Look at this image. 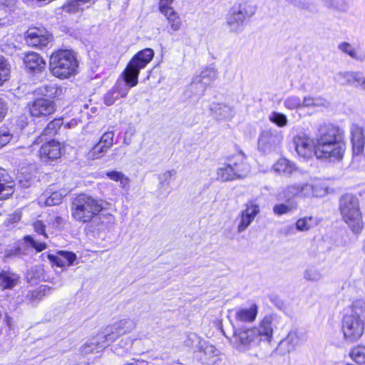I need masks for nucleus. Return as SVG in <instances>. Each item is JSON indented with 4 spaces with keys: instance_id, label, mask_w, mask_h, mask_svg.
<instances>
[{
    "instance_id": "412c9836",
    "label": "nucleus",
    "mask_w": 365,
    "mask_h": 365,
    "mask_svg": "<svg viewBox=\"0 0 365 365\" xmlns=\"http://www.w3.org/2000/svg\"><path fill=\"white\" fill-rule=\"evenodd\" d=\"M258 310V305L255 303H252L250 307L237 309L235 313V318L237 321L241 322L252 323L257 319Z\"/></svg>"
},
{
    "instance_id": "393cba45",
    "label": "nucleus",
    "mask_w": 365,
    "mask_h": 365,
    "mask_svg": "<svg viewBox=\"0 0 365 365\" xmlns=\"http://www.w3.org/2000/svg\"><path fill=\"white\" fill-rule=\"evenodd\" d=\"M217 70L215 67H206L201 71L200 76L193 81L192 86L197 83H201L205 86H209L217 79Z\"/></svg>"
},
{
    "instance_id": "6e6d98bb",
    "label": "nucleus",
    "mask_w": 365,
    "mask_h": 365,
    "mask_svg": "<svg viewBox=\"0 0 365 365\" xmlns=\"http://www.w3.org/2000/svg\"><path fill=\"white\" fill-rule=\"evenodd\" d=\"M13 135L6 128H0V149L7 145L12 138Z\"/></svg>"
},
{
    "instance_id": "ddd939ff",
    "label": "nucleus",
    "mask_w": 365,
    "mask_h": 365,
    "mask_svg": "<svg viewBox=\"0 0 365 365\" xmlns=\"http://www.w3.org/2000/svg\"><path fill=\"white\" fill-rule=\"evenodd\" d=\"M229 166L238 178H242L250 173V165L247 163L246 156L242 152L237 153L227 159Z\"/></svg>"
},
{
    "instance_id": "c756f323",
    "label": "nucleus",
    "mask_w": 365,
    "mask_h": 365,
    "mask_svg": "<svg viewBox=\"0 0 365 365\" xmlns=\"http://www.w3.org/2000/svg\"><path fill=\"white\" fill-rule=\"evenodd\" d=\"M113 325L122 337L131 332L135 328L136 323L134 320L126 318L113 323Z\"/></svg>"
},
{
    "instance_id": "69168bd1",
    "label": "nucleus",
    "mask_w": 365,
    "mask_h": 365,
    "mask_svg": "<svg viewBox=\"0 0 365 365\" xmlns=\"http://www.w3.org/2000/svg\"><path fill=\"white\" fill-rule=\"evenodd\" d=\"M133 341V339H131L130 336H122L120 340L117 344V346H119L120 348L127 349L132 346Z\"/></svg>"
},
{
    "instance_id": "f03ea898",
    "label": "nucleus",
    "mask_w": 365,
    "mask_h": 365,
    "mask_svg": "<svg viewBox=\"0 0 365 365\" xmlns=\"http://www.w3.org/2000/svg\"><path fill=\"white\" fill-rule=\"evenodd\" d=\"M346 149L344 131L334 125L321 128L316 137L314 154L317 158L340 161Z\"/></svg>"
},
{
    "instance_id": "dca6fc26",
    "label": "nucleus",
    "mask_w": 365,
    "mask_h": 365,
    "mask_svg": "<svg viewBox=\"0 0 365 365\" xmlns=\"http://www.w3.org/2000/svg\"><path fill=\"white\" fill-rule=\"evenodd\" d=\"M70 190L67 188L54 190L53 187H49L38 198V202L45 206H53L61 202L62 199L66 197Z\"/></svg>"
},
{
    "instance_id": "c9c22d12",
    "label": "nucleus",
    "mask_w": 365,
    "mask_h": 365,
    "mask_svg": "<svg viewBox=\"0 0 365 365\" xmlns=\"http://www.w3.org/2000/svg\"><path fill=\"white\" fill-rule=\"evenodd\" d=\"M217 179L222 182L232 181L237 179L232 168L226 161L222 166L217 169Z\"/></svg>"
},
{
    "instance_id": "4d7b16f0",
    "label": "nucleus",
    "mask_w": 365,
    "mask_h": 365,
    "mask_svg": "<svg viewBox=\"0 0 365 365\" xmlns=\"http://www.w3.org/2000/svg\"><path fill=\"white\" fill-rule=\"evenodd\" d=\"M114 135L115 134L113 131L106 132L102 135L98 143L102 145H105L107 148H110L113 145Z\"/></svg>"
},
{
    "instance_id": "9d476101",
    "label": "nucleus",
    "mask_w": 365,
    "mask_h": 365,
    "mask_svg": "<svg viewBox=\"0 0 365 365\" xmlns=\"http://www.w3.org/2000/svg\"><path fill=\"white\" fill-rule=\"evenodd\" d=\"M259 212V206L255 201L251 200L246 203L245 209L242 210L239 215L240 222L237 227V232L242 233L246 230Z\"/></svg>"
},
{
    "instance_id": "052dcab7",
    "label": "nucleus",
    "mask_w": 365,
    "mask_h": 365,
    "mask_svg": "<svg viewBox=\"0 0 365 365\" xmlns=\"http://www.w3.org/2000/svg\"><path fill=\"white\" fill-rule=\"evenodd\" d=\"M118 94L115 92V90L112 88L104 96V103L107 106H111L115 102L117 99H118Z\"/></svg>"
},
{
    "instance_id": "49530a36",
    "label": "nucleus",
    "mask_w": 365,
    "mask_h": 365,
    "mask_svg": "<svg viewBox=\"0 0 365 365\" xmlns=\"http://www.w3.org/2000/svg\"><path fill=\"white\" fill-rule=\"evenodd\" d=\"M10 75V66L7 60L0 56V86L9 79Z\"/></svg>"
},
{
    "instance_id": "7c9ffc66",
    "label": "nucleus",
    "mask_w": 365,
    "mask_h": 365,
    "mask_svg": "<svg viewBox=\"0 0 365 365\" xmlns=\"http://www.w3.org/2000/svg\"><path fill=\"white\" fill-rule=\"evenodd\" d=\"M38 93L43 96L53 98L62 95L63 88L57 86L55 83H48L41 86L38 88Z\"/></svg>"
},
{
    "instance_id": "e2e57ef3",
    "label": "nucleus",
    "mask_w": 365,
    "mask_h": 365,
    "mask_svg": "<svg viewBox=\"0 0 365 365\" xmlns=\"http://www.w3.org/2000/svg\"><path fill=\"white\" fill-rule=\"evenodd\" d=\"M22 255H24V252L21 247L7 250L5 252L4 260H7L14 257H21Z\"/></svg>"
},
{
    "instance_id": "2f4dec72",
    "label": "nucleus",
    "mask_w": 365,
    "mask_h": 365,
    "mask_svg": "<svg viewBox=\"0 0 365 365\" xmlns=\"http://www.w3.org/2000/svg\"><path fill=\"white\" fill-rule=\"evenodd\" d=\"M63 125V120L61 118L55 119L51 121L44 129L42 135L34 141V143H39V141L42 142L44 140L45 136L52 137L56 135ZM45 140H46L45 138Z\"/></svg>"
},
{
    "instance_id": "7ed1b4c3",
    "label": "nucleus",
    "mask_w": 365,
    "mask_h": 365,
    "mask_svg": "<svg viewBox=\"0 0 365 365\" xmlns=\"http://www.w3.org/2000/svg\"><path fill=\"white\" fill-rule=\"evenodd\" d=\"M153 56V50L147 48L138 51L132 58L121 74L123 80H118L113 87L119 96L125 97L129 88L138 84L140 70L144 68L151 61Z\"/></svg>"
},
{
    "instance_id": "a19ab883",
    "label": "nucleus",
    "mask_w": 365,
    "mask_h": 365,
    "mask_svg": "<svg viewBox=\"0 0 365 365\" xmlns=\"http://www.w3.org/2000/svg\"><path fill=\"white\" fill-rule=\"evenodd\" d=\"M200 336L195 333H189L185 339L184 340V344L188 348L195 351H197L200 346L201 344L204 341Z\"/></svg>"
},
{
    "instance_id": "aec40b11",
    "label": "nucleus",
    "mask_w": 365,
    "mask_h": 365,
    "mask_svg": "<svg viewBox=\"0 0 365 365\" xmlns=\"http://www.w3.org/2000/svg\"><path fill=\"white\" fill-rule=\"evenodd\" d=\"M121 336L113 324L106 327L103 331L97 334L96 341L100 348H106L110 344L115 342Z\"/></svg>"
},
{
    "instance_id": "bb28decb",
    "label": "nucleus",
    "mask_w": 365,
    "mask_h": 365,
    "mask_svg": "<svg viewBox=\"0 0 365 365\" xmlns=\"http://www.w3.org/2000/svg\"><path fill=\"white\" fill-rule=\"evenodd\" d=\"M210 110L219 119L232 118L234 116L233 109L223 103H212Z\"/></svg>"
},
{
    "instance_id": "6ab92c4d",
    "label": "nucleus",
    "mask_w": 365,
    "mask_h": 365,
    "mask_svg": "<svg viewBox=\"0 0 365 365\" xmlns=\"http://www.w3.org/2000/svg\"><path fill=\"white\" fill-rule=\"evenodd\" d=\"M310 190L309 183H294L286 186L282 192L283 197L291 200L295 197H307Z\"/></svg>"
},
{
    "instance_id": "09e8293b",
    "label": "nucleus",
    "mask_w": 365,
    "mask_h": 365,
    "mask_svg": "<svg viewBox=\"0 0 365 365\" xmlns=\"http://www.w3.org/2000/svg\"><path fill=\"white\" fill-rule=\"evenodd\" d=\"M304 277L308 281L318 282L322 279V274L319 269L311 267L305 270Z\"/></svg>"
},
{
    "instance_id": "6e6552de",
    "label": "nucleus",
    "mask_w": 365,
    "mask_h": 365,
    "mask_svg": "<svg viewBox=\"0 0 365 365\" xmlns=\"http://www.w3.org/2000/svg\"><path fill=\"white\" fill-rule=\"evenodd\" d=\"M257 11V6L248 2L233 5L225 15V25L231 33H241L245 21L251 19Z\"/></svg>"
},
{
    "instance_id": "603ef678",
    "label": "nucleus",
    "mask_w": 365,
    "mask_h": 365,
    "mask_svg": "<svg viewBox=\"0 0 365 365\" xmlns=\"http://www.w3.org/2000/svg\"><path fill=\"white\" fill-rule=\"evenodd\" d=\"M287 2L292 4L294 6L302 9L312 11L314 9V4L309 0H285Z\"/></svg>"
},
{
    "instance_id": "79ce46f5",
    "label": "nucleus",
    "mask_w": 365,
    "mask_h": 365,
    "mask_svg": "<svg viewBox=\"0 0 365 365\" xmlns=\"http://www.w3.org/2000/svg\"><path fill=\"white\" fill-rule=\"evenodd\" d=\"M97 335L90 339L81 346V352L83 354H88L91 353H98L103 350L105 348H100V344H97L96 341Z\"/></svg>"
},
{
    "instance_id": "c03bdc74",
    "label": "nucleus",
    "mask_w": 365,
    "mask_h": 365,
    "mask_svg": "<svg viewBox=\"0 0 365 365\" xmlns=\"http://www.w3.org/2000/svg\"><path fill=\"white\" fill-rule=\"evenodd\" d=\"M349 356L357 364H365V346H356L352 348Z\"/></svg>"
},
{
    "instance_id": "f3484780",
    "label": "nucleus",
    "mask_w": 365,
    "mask_h": 365,
    "mask_svg": "<svg viewBox=\"0 0 365 365\" xmlns=\"http://www.w3.org/2000/svg\"><path fill=\"white\" fill-rule=\"evenodd\" d=\"M353 154L359 155L364 152L365 145V130L358 124H352L350 128Z\"/></svg>"
},
{
    "instance_id": "f8f14e48",
    "label": "nucleus",
    "mask_w": 365,
    "mask_h": 365,
    "mask_svg": "<svg viewBox=\"0 0 365 365\" xmlns=\"http://www.w3.org/2000/svg\"><path fill=\"white\" fill-rule=\"evenodd\" d=\"M293 140L295 150L299 155L304 158L312 157L313 153H314L315 141L304 133L297 134L294 137Z\"/></svg>"
},
{
    "instance_id": "58836bf2",
    "label": "nucleus",
    "mask_w": 365,
    "mask_h": 365,
    "mask_svg": "<svg viewBox=\"0 0 365 365\" xmlns=\"http://www.w3.org/2000/svg\"><path fill=\"white\" fill-rule=\"evenodd\" d=\"M164 16L166 17L170 29L173 31L175 32L181 29L182 25V21L179 14L175 10Z\"/></svg>"
},
{
    "instance_id": "f704fd0d",
    "label": "nucleus",
    "mask_w": 365,
    "mask_h": 365,
    "mask_svg": "<svg viewBox=\"0 0 365 365\" xmlns=\"http://www.w3.org/2000/svg\"><path fill=\"white\" fill-rule=\"evenodd\" d=\"M19 276L13 272L3 271L0 272V287L3 289L13 288L19 281Z\"/></svg>"
},
{
    "instance_id": "3c124183",
    "label": "nucleus",
    "mask_w": 365,
    "mask_h": 365,
    "mask_svg": "<svg viewBox=\"0 0 365 365\" xmlns=\"http://www.w3.org/2000/svg\"><path fill=\"white\" fill-rule=\"evenodd\" d=\"M324 4L329 8L338 11H346L347 9V4L346 0H322Z\"/></svg>"
},
{
    "instance_id": "8fccbe9b",
    "label": "nucleus",
    "mask_w": 365,
    "mask_h": 365,
    "mask_svg": "<svg viewBox=\"0 0 365 365\" xmlns=\"http://www.w3.org/2000/svg\"><path fill=\"white\" fill-rule=\"evenodd\" d=\"M269 119L271 122L276 124L279 127L286 126L288 121L287 118L284 114L276 111H273L270 114Z\"/></svg>"
},
{
    "instance_id": "cd10ccee",
    "label": "nucleus",
    "mask_w": 365,
    "mask_h": 365,
    "mask_svg": "<svg viewBox=\"0 0 365 365\" xmlns=\"http://www.w3.org/2000/svg\"><path fill=\"white\" fill-rule=\"evenodd\" d=\"M298 208V204L293 200H287L286 202L277 203L272 208L275 215L281 216L294 212Z\"/></svg>"
},
{
    "instance_id": "2eb2a0df",
    "label": "nucleus",
    "mask_w": 365,
    "mask_h": 365,
    "mask_svg": "<svg viewBox=\"0 0 365 365\" xmlns=\"http://www.w3.org/2000/svg\"><path fill=\"white\" fill-rule=\"evenodd\" d=\"M51 35L42 30L35 28L29 29L27 31L26 41L29 46L42 49L51 42Z\"/></svg>"
},
{
    "instance_id": "4be33fe9",
    "label": "nucleus",
    "mask_w": 365,
    "mask_h": 365,
    "mask_svg": "<svg viewBox=\"0 0 365 365\" xmlns=\"http://www.w3.org/2000/svg\"><path fill=\"white\" fill-rule=\"evenodd\" d=\"M25 66L31 72L38 73L46 67V61L38 53L35 52L29 53L24 58Z\"/></svg>"
},
{
    "instance_id": "20e7f679",
    "label": "nucleus",
    "mask_w": 365,
    "mask_h": 365,
    "mask_svg": "<svg viewBox=\"0 0 365 365\" xmlns=\"http://www.w3.org/2000/svg\"><path fill=\"white\" fill-rule=\"evenodd\" d=\"M364 320L365 301L356 300L341 321V331L346 342L352 344L361 339L364 333Z\"/></svg>"
},
{
    "instance_id": "0eeeda50",
    "label": "nucleus",
    "mask_w": 365,
    "mask_h": 365,
    "mask_svg": "<svg viewBox=\"0 0 365 365\" xmlns=\"http://www.w3.org/2000/svg\"><path fill=\"white\" fill-rule=\"evenodd\" d=\"M78 67L76 56L71 50H60L51 56L50 70L58 78H69L76 73Z\"/></svg>"
},
{
    "instance_id": "e433bc0d",
    "label": "nucleus",
    "mask_w": 365,
    "mask_h": 365,
    "mask_svg": "<svg viewBox=\"0 0 365 365\" xmlns=\"http://www.w3.org/2000/svg\"><path fill=\"white\" fill-rule=\"evenodd\" d=\"M318 225V220L312 216L299 218L296 223V229L299 232H307Z\"/></svg>"
},
{
    "instance_id": "774afa93",
    "label": "nucleus",
    "mask_w": 365,
    "mask_h": 365,
    "mask_svg": "<svg viewBox=\"0 0 365 365\" xmlns=\"http://www.w3.org/2000/svg\"><path fill=\"white\" fill-rule=\"evenodd\" d=\"M21 218V213L20 212H14L13 214L10 215L5 223L6 224V225H11V224H14L17 222H19Z\"/></svg>"
},
{
    "instance_id": "72a5a7b5",
    "label": "nucleus",
    "mask_w": 365,
    "mask_h": 365,
    "mask_svg": "<svg viewBox=\"0 0 365 365\" xmlns=\"http://www.w3.org/2000/svg\"><path fill=\"white\" fill-rule=\"evenodd\" d=\"M329 105L328 101L322 97L307 96L302 99V109L306 108H324Z\"/></svg>"
},
{
    "instance_id": "4468645a",
    "label": "nucleus",
    "mask_w": 365,
    "mask_h": 365,
    "mask_svg": "<svg viewBox=\"0 0 365 365\" xmlns=\"http://www.w3.org/2000/svg\"><path fill=\"white\" fill-rule=\"evenodd\" d=\"M218 350L212 344L204 341L199 349L195 351V354L202 363L207 365H214L218 356Z\"/></svg>"
},
{
    "instance_id": "423d86ee",
    "label": "nucleus",
    "mask_w": 365,
    "mask_h": 365,
    "mask_svg": "<svg viewBox=\"0 0 365 365\" xmlns=\"http://www.w3.org/2000/svg\"><path fill=\"white\" fill-rule=\"evenodd\" d=\"M339 210L343 220L351 231L359 234L364 228V223L359 199L351 194L342 195L339 200Z\"/></svg>"
},
{
    "instance_id": "680f3d73",
    "label": "nucleus",
    "mask_w": 365,
    "mask_h": 365,
    "mask_svg": "<svg viewBox=\"0 0 365 365\" xmlns=\"http://www.w3.org/2000/svg\"><path fill=\"white\" fill-rule=\"evenodd\" d=\"M271 303L279 310H284L286 308L285 302L277 294H271L269 297Z\"/></svg>"
},
{
    "instance_id": "5701e85b",
    "label": "nucleus",
    "mask_w": 365,
    "mask_h": 365,
    "mask_svg": "<svg viewBox=\"0 0 365 365\" xmlns=\"http://www.w3.org/2000/svg\"><path fill=\"white\" fill-rule=\"evenodd\" d=\"M47 257L51 262L60 267L72 265L76 259V254L67 251H59L57 255L48 254Z\"/></svg>"
},
{
    "instance_id": "a18cd8bd",
    "label": "nucleus",
    "mask_w": 365,
    "mask_h": 365,
    "mask_svg": "<svg viewBox=\"0 0 365 365\" xmlns=\"http://www.w3.org/2000/svg\"><path fill=\"white\" fill-rule=\"evenodd\" d=\"M310 190L309 191V195H307V197H321L327 195V187L324 186L321 182H315L314 184H309Z\"/></svg>"
},
{
    "instance_id": "c85d7f7f",
    "label": "nucleus",
    "mask_w": 365,
    "mask_h": 365,
    "mask_svg": "<svg viewBox=\"0 0 365 365\" xmlns=\"http://www.w3.org/2000/svg\"><path fill=\"white\" fill-rule=\"evenodd\" d=\"M275 173L289 175L297 169L295 165L286 158H280L272 167Z\"/></svg>"
},
{
    "instance_id": "864d4df0",
    "label": "nucleus",
    "mask_w": 365,
    "mask_h": 365,
    "mask_svg": "<svg viewBox=\"0 0 365 365\" xmlns=\"http://www.w3.org/2000/svg\"><path fill=\"white\" fill-rule=\"evenodd\" d=\"M14 187L11 182L5 184L0 180V200H5L14 192Z\"/></svg>"
},
{
    "instance_id": "bf43d9fd",
    "label": "nucleus",
    "mask_w": 365,
    "mask_h": 365,
    "mask_svg": "<svg viewBox=\"0 0 365 365\" xmlns=\"http://www.w3.org/2000/svg\"><path fill=\"white\" fill-rule=\"evenodd\" d=\"M173 0H160L159 1V11L163 14H167L173 11L174 9L172 7Z\"/></svg>"
},
{
    "instance_id": "39448f33",
    "label": "nucleus",
    "mask_w": 365,
    "mask_h": 365,
    "mask_svg": "<svg viewBox=\"0 0 365 365\" xmlns=\"http://www.w3.org/2000/svg\"><path fill=\"white\" fill-rule=\"evenodd\" d=\"M107 205L108 203L101 199L86 193H81L72 200L71 205V217L78 222H90L101 211L106 209Z\"/></svg>"
},
{
    "instance_id": "1a4fd4ad",
    "label": "nucleus",
    "mask_w": 365,
    "mask_h": 365,
    "mask_svg": "<svg viewBox=\"0 0 365 365\" xmlns=\"http://www.w3.org/2000/svg\"><path fill=\"white\" fill-rule=\"evenodd\" d=\"M283 140V135L275 130H263L258 138V150L264 154L279 151Z\"/></svg>"
},
{
    "instance_id": "b1692460",
    "label": "nucleus",
    "mask_w": 365,
    "mask_h": 365,
    "mask_svg": "<svg viewBox=\"0 0 365 365\" xmlns=\"http://www.w3.org/2000/svg\"><path fill=\"white\" fill-rule=\"evenodd\" d=\"M302 343V339L299 333L295 330L290 331L287 337L281 341L279 346L283 349L284 352L290 353L295 350Z\"/></svg>"
},
{
    "instance_id": "37998d69",
    "label": "nucleus",
    "mask_w": 365,
    "mask_h": 365,
    "mask_svg": "<svg viewBox=\"0 0 365 365\" xmlns=\"http://www.w3.org/2000/svg\"><path fill=\"white\" fill-rule=\"evenodd\" d=\"M284 106L290 110L302 109V99L299 96L292 95L284 98L283 101Z\"/></svg>"
},
{
    "instance_id": "0e129e2a",
    "label": "nucleus",
    "mask_w": 365,
    "mask_h": 365,
    "mask_svg": "<svg viewBox=\"0 0 365 365\" xmlns=\"http://www.w3.org/2000/svg\"><path fill=\"white\" fill-rule=\"evenodd\" d=\"M35 232L39 235H42L45 238H48L47 234L45 232V225L41 220L36 221L33 224Z\"/></svg>"
},
{
    "instance_id": "a878e982",
    "label": "nucleus",
    "mask_w": 365,
    "mask_h": 365,
    "mask_svg": "<svg viewBox=\"0 0 365 365\" xmlns=\"http://www.w3.org/2000/svg\"><path fill=\"white\" fill-rule=\"evenodd\" d=\"M359 71H339L334 76V81L342 86H356Z\"/></svg>"
},
{
    "instance_id": "a211bd4d",
    "label": "nucleus",
    "mask_w": 365,
    "mask_h": 365,
    "mask_svg": "<svg viewBox=\"0 0 365 365\" xmlns=\"http://www.w3.org/2000/svg\"><path fill=\"white\" fill-rule=\"evenodd\" d=\"M39 155L41 159L45 162L58 159L61 155L60 143L54 140H49L41 147Z\"/></svg>"
},
{
    "instance_id": "473e14b6",
    "label": "nucleus",
    "mask_w": 365,
    "mask_h": 365,
    "mask_svg": "<svg viewBox=\"0 0 365 365\" xmlns=\"http://www.w3.org/2000/svg\"><path fill=\"white\" fill-rule=\"evenodd\" d=\"M337 48L341 52L347 54L353 59L361 62L365 61V53H359L356 50V48L349 42H341L339 43Z\"/></svg>"
},
{
    "instance_id": "de8ad7c7",
    "label": "nucleus",
    "mask_w": 365,
    "mask_h": 365,
    "mask_svg": "<svg viewBox=\"0 0 365 365\" xmlns=\"http://www.w3.org/2000/svg\"><path fill=\"white\" fill-rule=\"evenodd\" d=\"M81 3L80 1H70L66 4H63L61 7L62 11L66 14H77L81 13L83 11V8L81 7Z\"/></svg>"
},
{
    "instance_id": "4c0bfd02",
    "label": "nucleus",
    "mask_w": 365,
    "mask_h": 365,
    "mask_svg": "<svg viewBox=\"0 0 365 365\" xmlns=\"http://www.w3.org/2000/svg\"><path fill=\"white\" fill-rule=\"evenodd\" d=\"M106 175L110 180H113L115 182H119L120 186L122 188L125 189L128 187L130 180L123 173L113 170L106 172Z\"/></svg>"
},
{
    "instance_id": "9b49d317",
    "label": "nucleus",
    "mask_w": 365,
    "mask_h": 365,
    "mask_svg": "<svg viewBox=\"0 0 365 365\" xmlns=\"http://www.w3.org/2000/svg\"><path fill=\"white\" fill-rule=\"evenodd\" d=\"M29 112L33 117H46L53 114L56 110L53 101L42 98H36L28 105Z\"/></svg>"
},
{
    "instance_id": "f257e3e1",
    "label": "nucleus",
    "mask_w": 365,
    "mask_h": 365,
    "mask_svg": "<svg viewBox=\"0 0 365 365\" xmlns=\"http://www.w3.org/2000/svg\"><path fill=\"white\" fill-rule=\"evenodd\" d=\"M280 317L276 314L265 315L257 326L238 328L230 339L232 346L240 352H246L259 345L261 342L270 343L274 329L277 328Z\"/></svg>"
},
{
    "instance_id": "13d9d810",
    "label": "nucleus",
    "mask_w": 365,
    "mask_h": 365,
    "mask_svg": "<svg viewBox=\"0 0 365 365\" xmlns=\"http://www.w3.org/2000/svg\"><path fill=\"white\" fill-rule=\"evenodd\" d=\"M176 174V171L173 169L171 170H168L159 175L160 185L162 186L167 185L168 186L170 183L171 179L173 176Z\"/></svg>"
},
{
    "instance_id": "5fc2aeb1",
    "label": "nucleus",
    "mask_w": 365,
    "mask_h": 365,
    "mask_svg": "<svg viewBox=\"0 0 365 365\" xmlns=\"http://www.w3.org/2000/svg\"><path fill=\"white\" fill-rule=\"evenodd\" d=\"M24 240L29 246L35 249L36 252H41L46 248V243L40 242L38 240H35L30 235L26 236L24 237Z\"/></svg>"
},
{
    "instance_id": "ea45409f",
    "label": "nucleus",
    "mask_w": 365,
    "mask_h": 365,
    "mask_svg": "<svg viewBox=\"0 0 365 365\" xmlns=\"http://www.w3.org/2000/svg\"><path fill=\"white\" fill-rule=\"evenodd\" d=\"M109 149L105 145L97 143L88 152V158L91 160L100 159L107 153Z\"/></svg>"
},
{
    "instance_id": "338daca9",
    "label": "nucleus",
    "mask_w": 365,
    "mask_h": 365,
    "mask_svg": "<svg viewBox=\"0 0 365 365\" xmlns=\"http://www.w3.org/2000/svg\"><path fill=\"white\" fill-rule=\"evenodd\" d=\"M46 287V286H41L40 287L39 290L31 292L29 295L30 299L32 301H34L36 299H40L43 295H45Z\"/></svg>"
}]
</instances>
